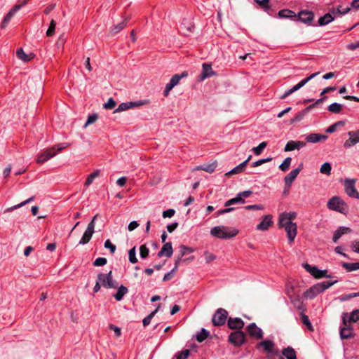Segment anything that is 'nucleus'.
Returning a JSON list of instances; mask_svg holds the SVG:
<instances>
[{"mask_svg":"<svg viewBox=\"0 0 359 359\" xmlns=\"http://www.w3.org/2000/svg\"><path fill=\"white\" fill-rule=\"evenodd\" d=\"M258 351L266 353V359H273V357L279 355L280 351L275 342L271 339H264L255 345Z\"/></svg>","mask_w":359,"mask_h":359,"instance_id":"1","label":"nucleus"},{"mask_svg":"<svg viewBox=\"0 0 359 359\" xmlns=\"http://www.w3.org/2000/svg\"><path fill=\"white\" fill-rule=\"evenodd\" d=\"M69 146V144L67 143H60L57 145L53 146L50 148H48L43 151L39 153L37 156V158L36 159V162L38 164H42L45 162L48 161L51 158L55 156L57 154L64 149L67 148Z\"/></svg>","mask_w":359,"mask_h":359,"instance_id":"2","label":"nucleus"},{"mask_svg":"<svg viewBox=\"0 0 359 359\" xmlns=\"http://www.w3.org/2000/svg\"><path fill=\"white\" fill-rule=\"evenodd\" d=\"M337 282V280H334L316 283L304 292V297L306 299H312L318 294L324 292L325 290L334 285Z\"/></svg>","mask_w":359,"mask_h":359,"instance_id":"3","label":"nucleus"},{"mask_svg":"<svg viewBox=\"0 0 359 359\" xmlns=\"http://www.w3.org/2000/svg\"><path fill=\"white\" fill-rule=\"evenodd\" d=\"M238 233L236 229L226 226H217L211 229L210 234L221 239H229L235 237Z\"/></svg>","mask_w":359,"mask_h":359,"instance_id":"4","label":"nucleus"},{"mask_svg":"<svg viewBox=\"0 0 359 359\" xmlns=\"http://www.w3.org/2000/svg\"><path fill=\"white\" fill-rule=\"evenodd\" d=\"M327 207L331 210H334L342 214H346L348 212V205L339 196L332 197L327 203Z\"/></svg>","mask_w":359,"mask_h":359,"instance_id":"5","label":"nucleus"},{"mask_svg":"<svg viewBox=\"0 0 359 359\" xmlns=\"http://www.w3.org/2000/svg\"><path fill=\"white\" fill-rule=\"evenodd\" d=\"M347 313H344L342 315V325L340 327V337L342 339H351L354 337L352 326L348 323Z\"/></svg>","mask_w":359,"mask_h":359,"instance_id":"6","label":"nucleus"},{"mask_svg":"<svg viewBox=\"0 0 359 359\" xmlns=\"http://www.w3.org/2000/svg\"><path fill=\"white\" fill-rule=\"evenodd\" d=\"M97 280L100 282L102 286L105 288H116L118 285V282L113 280L111 271L107 273H99Z\"/></svg>","mask_w":359,"mask_h":359,"instance_id":"7","label":"nucleus"},{"mask_svg":"<svg viewBox=\"0 0 359 359\" xmlns=\"http://www.w3.org/2000/svg\"><path fill=\"white\" fill-rule=\"evenodd\" d=\"M228 320V312L222 308L217 309L212 318V323L214 326L219 327L225 324Z\"/></svg>","mask_w":359,"mask_h":359,"instance_id":"8","label":"nucleus"},{"mask_svg":"<svg viewBox=\"0 0 359 359\" xmlns=\"http://www.w3.org/2000/svg\"><path fill=\"white\" fill-rule=\"evenodd\" d=\"M228 341L234 346L239 347L245 343L246 335L243 331H234L229 335Z\"/></svg>","mask_w":359,"mask_h":359,"instance_id":"9","label":"nucleus"},{"mask_svg":"<svg viewBox=\"0 0 359 359\" xmlns=\"http://www.w3.org/2000/svg\"><path fill=\"white\" fill-rule=\"evenodd\" d=\"M188 76L187 72H183L180 74H175L172 76L169 83H168L165 86L163 95L165 97H168L169 95L170 91L176 86L180 81L182 78L187 77Z\"/></svg>","mask_w":359,"mask_h":359,"instance_id":"10","label":"nucleus"},{"mask_svg":"<svg viewBox=\"0 0 359 359\" xmlns=\"http://www.w3.org/2000/svg\"><path fill=\"white\" fill-rule=\"evenodd\" d=\"M303 266L315 278H331V276L327 274V270H320L317 266H311L307 263L304 264Z\"/></svg>","mask_w":359,"mask_h":359,"instance_id":"11","label":"nucleus"},{"mask_svg":"<svg viewBox=\"0 0 359 359\" xmlns=\"http://www.w3.org/2000/svg\"><path fill=\"white\" fill-rule=\"evenodd\" d=\"M355 180L346 179L344 180V190L349 197L359 199V193L355 189Z\"/></svg>","mask_w":359,"mask_h":359,"instance_id":"12","label":"nucleus"},{"mask_svg":"<svg viewBox=\"0 0 359 359\" xmlns=\"http://www.w3.org/2000/svg\"><path fill=\"white\" fill-rule=\"evenodd\" d=\"M97 215L94 216L91 222L88 224L86 230L85 231L82 238L79 241V244L85 245L88 243L91 239L93 234L94 233L95 226V219Z\"/></svg>","mask_w":359,"mask_h":359,"instance_id":"13","label":"nucleus"},{"mask_svg":"<svg viewBox=\"0 0 359 359\" xmlns=\"http://www.w3.org/2000/svg\"><path fill=\"white\" fill-rule=\"evenodd\" d=\"M249 336L253 339H262L264 337L263 330L256 323H252L246 327Z\"/></svg>","mask_w":359,"mask_h":359,"instance_id":"14","label":"nucleus"},{"mask_svg":"<svg viewBox=\"0 0 359 359\" xmlns=\"http://www.w3.org/2000/svg\"><path fill=\"white\" fill-rule=\"evenodd\" d=\"M147 103V101H137V102H126L121 103L118 107L114 110V113L126 111L130 109L137 107Z\"/></svg>","mask_w":359,"mask_h":359,"instance_id":"15","label":"nucleus"},{"mask_svg":"<svg viewBox=\"0 0 359 359\" xmlns=\"http://www.w3.org/2000/svg\"><path fill=\"white\" fill-rule=\"evenodd\" d=\"M304 165L301 163L299 166L292 170L288 175L284 177V182L285 187H290L292 183L294 181L299 173L303 169Z\"/></svg>","mask_w":359,"mask_h":359,"instance_id":"16","label":"nucleus"},{"mask_svg":"<svg viewBox=\"0 0 359 359\" xmlns=\"http://www.w3.org/2000/svg\"><path fill=\"white\" fill-rule=\"evenodd\" d=\"M348 135L349 138L344 143L345 148H351L359 142V130L349 131Z\"/></svg>","mask_w":359,"mask_h":359,"instance_id":"17","label":"nucleus"},{"mask_svg":"<svg viewBox=\"0 0 359 359\" xmlns=\"http://www.w3.org/2000/svg\"><path fill=\"white\" fill-rule=\"evenodd\" d=\"M244 325L243 320L240 318L229 317L227 320V325L231 330H241Z\"/></svg>","mask_w":359,"mask_h":359,"instance_id":"18","label":"nucleus"},{"mask_svg":"<svg viewBox=\"0 0 359 359\" xmlns=\"http://www.w3.org/2000/svg\"><path fill=\"white\" fill-rule=\"evenodd\" d=\"M215 74V73L212 70L211 65L208 63H203L202 65V72L199 76L198 81H202L208 78L211 77Z\"/></svg>","mask_w":359,"mask_h":359,"instance_id":"19","label":"nucleus"},{"mask_svg":"<svg viewBox=\"0 0 359 359\" xmlns=\"http://www.w3.org/2000/svg\"><path fill=\"white\" fill-rule=\"evenodd\" d=\"M306 146V142L302 141H294L290 140L287 142L284 151H292L294 149H300L302 147Z\"/></svg>","mask_w":359,"mask_h":359,"instance_id":"20","label":"nucleus"},{"mask_svg":"<svg viewBox=\"0 0 359 359\" xmlns=\"http://www.w3.org/2000/svg\"><path fill=\"white\" fill-rule=\"evenodd\" d=\"M285 231L287 233L288 241L292 243L297 233V226L296 223H293L289 226L284 227Z\"/></svg>","mask_w":359,"mask_h":359,"instance_id":"21","label":"nucleus"},{"mask_svg":"<svg viewBox=\"0 0 359 359\" xmlns=\"http://www.w3.org/2000/svg\"><path fill=\"white\" fill-rule=\"evenodd\" d=\"M313 13L308 11H302L298 14V20L306 23L310 24L313 20Z\"/></svg>","mask_w":359,"mask_h":359,"instance_id":"22","label":"nucleus"},{"mask_svg":"<svg viewBox=\"0 0 359 359\" xmlns=\"http://www.w3.org/2000/svg\"><path fill=\"white\" fill-rule=\"evenodd\" d=\"M273 224L272 216L271 215H265L262 221L257 224V229L260 231H266Z\"/></svg>","mask_w":359,"mask_h":359,"instance_id":"23","label":"nucleus"},{"mask_svg":"<svg viewBox=\"0 0 359 359\" xmlns=\"http://www.w3.org/2000/svg\"><path fill=\"white\" fill-rule=\"evenodd\" d=\"M173 250L172 243L170 242L165 243L161 250L158 252V257H161L165 256L166 257H170L172 255Z\"/></svg>","mask_w":359,"mask_h":359,"instance_id":"24","label":"nucleus"},{"mask_svg":"<svg viewBox=\"0 0 359 359\" xmlns=\"http://www.w3.org/2000/svg\"><path fill=\"white\" fill-rule=\"evenodd\" d=\"M327 136L325 135L318 133H311L306 136V140L308 142L316 143L320 141H325L327 139Z\"/></svg>","mask_w":359,"mask_h":359,"instance_id":"25","label":"nucleus"},{"mask_svg":"<svg viewBox=\"0 0 359 359\" xmlns=\"http://www.w3.org/2000/svg\"><path fill=\"white\" fill-rule=\"evenodd\" d=\"M335 18L336 17L334 15H333L330 11L329 13H326L318 19V23L320 26H325L332 22Z\"/></svg>","mask_w":359,"mask_h":359,"instance_id":"26","label":"nucleus"},{"mask_svg":"<svg viewBox=\"0 0 359 359\" xmlns=\"http://www.w3.org/2000/svg\"><path fill=\"white\" fill-rule=\"evenodd\" d=\"M282 355L286 359H297V354L294 349L291 346H287L282 350Z\"/></svg>","mask_w":359,"mask_h":359,"instance_id":"27","label":"nucleus"},{"mask_svg":"<svg viewBox=\"0 0 359 359\" xmlns=\"http://www.w3.org/2000/svg\"><path fill=\"white\" fill-rule=\"evenodd\" d=\"M294 222H291L290 219L287 217V215L285 214V212H283L280 215L279 219H278V226L280 228H284L286 226H289Z\"/></svg>","mask_w":359,"mask_h":359,"instance_id":"28","label":"nucleus"},{"mask_svg":"<svg viewBox=\"0 0 359 359\" xmlns=\"http://www.w3.org/2000/svg\"><path fill=\"white\" fill-rule=\"evenodd\" d=\"M351 10V7L343 8L341 6H337V8H332L330 9L331 13L334 15L336 18L348 13Z\"/></svg>","mask_w":359,"mask_h":359,"instance_id":"29","label":"nucleus"},{"mask_svg":"<svg viewBox=\"0 0 359 359\" xmlns=\"http://www.w3.org/2000/svg\"><path fill=\"white\" fill-rule=\"evenodd\" d=\"M349 231H350V229L348 227H344V226L339 227L334 233L333 238H332L333 242L337 243L343 234L348 233Z\"/></svg>","mask_w":359,"mask_h":359,"instance_id":"30","label":"nucleus"},{"mask_svg":"<svg viewBox=\"0 0 359 359\" xmlns=\"http://www.w3.org/2000/svg\"><path fill=\"white\" fill-rule=\"evenodd\" d=\"M217 165V163L215 161V162H213V163H210V164L198 166V167L196 168V170H204V171L208 172L209 173H212V172H213L215 171Z\"/></svg>","mask_w":359,"mask_h":359,"instance_id":"31","label":"nucleus"},{"mask_svg":"<svg viewBox=\"0 0 359 359\" xmlns=\"http://www.w3.org/2000/svg\"><path fill=\"white\" fill-rule=\"evenodd\" d=\"M128 292V290L124 285H121L118 287V290L116 294H114V297L116 300L121 301L125 294H126Z\"/></svg>","mask_w":359,"mask_h":359,"instance_id":"32","label":"nucleus"},{"mask_svg":"<svg viewBox=\"0 0 359 359\" xmlns=\"http://www.w3.org/2000/svg\"><path fill=\"white\" fill-rule=\"evenodd\" d=\"M246 167V162H243L240 163L238 165L229 171L227 173H226V176H231L234 174H238L242 172Z\"/></svg>","mask_w":359,"mask_h":359,"instance_id":"33","label":"nucleus"},{"mask_svg":"<svg viewBox=\"0 0 359 359\" xmlns=\"http://www.w3.org/2000/svg\"><path fill=\"white\" fill-rule=\"evenodd\" d=\"M278 16L281 18H292L296 17V14L292 11L283 9L278 12Z\"/></svg>","mask_w":359,"mask_h":359,"instance_id":"34","label":"nucleus"},{"mask_svg":"<svg viewBox=\"0 0 359 359\" xmlns=\"http://www.w3.org/2000/svg\"><path fill=\"white\" fill-rule=\"evenodd\" d=\"M341 266L347 271H353L359 269V262H355V263L342 262Z\"/></svg>","mask_w":359,"mask_h":359,"instance_id":"35","label":"nucleus"},{"mask_svg":"<svg viewBox=\"0 0 359 359\" xmlns=\"http://www.w3.org/2000/svg\"><path fill=\"white\" fill-rule=\"evenodd\" d=\"M210 332L205 328H202L201 332L196 334V341L199 343L203 342L205 339L208 337Z\"/></svg>","mask_w":359,"mask_h":359,"instance_id":"36","label":"nucleus"},{"mask_svg":"<svg viewBox=\"0 0 359 359\" xmlns=\"http://www.w3.org/2000/svg\"><path fill=\"white\" fill-rule=\"evenodd\" d=\"M342 109V104L334 102L327 107V110L333 114H339Z\"/></svg>","mask_w":359,"mask_h":359,"instance_id":"37","label":"nucleus"},{"mask_svg":"<svg viewBox=\"0 0 359 359\" xmlns=\"http://www.w3.org/2000/svg\"><path fill=\"white\" fill-rule=\"evenodd\" d=\"M34 199V196H32L30 198H29L28 199L25 200V201L16 205H14V206H12V207H10V208H8L7 209L5 210L4 212H9L11 211H13L17 208H19L32 201H33Z\"/></svg>","mask_w":359,"mask_h":359,"instance_id":"38","label":"nucleus"},{"mask_svg":"<svg viewBox=\"0 0 359 359\" xmlns=\"http://www.w3.org/2000/svg\"><path fill=\"white\" fill-rule=\"evenodd\" d=\"M300 316H301V320H302V323L306 326L308 330L310 331H313V327L311 323L310 322V320H309L308 316H306L304 313H301Z\"/></svg>","mask_w":359,"mask_h":359,"instance_id":"39","label":"nucleus"},{"mask_svg":"<svg viewBox=\"0 0 359 359\" xmlns=\"http://www.w3.org/2000/svg\"><path fill=\"white\" fill-rule=\"evenodd\" d=\"M327 96H324L318 100H317L313 104L308 106L304 110L306 114H308L311 109L317 107L320 104L323 103L325 100L327 99Z\"/></svg>","mask_w":359,"mask_h":359,"instance_id":"40","label":"nucleus"},{"mask_svg":"<svg viewBox=\"0 0 359 359\" xmlns=\"http://www.w3.org/2000/svg\"><path fill=\"white\" fill-rule=\"evenodd\" d=\"M359 320V309H355L353 311L348 318L347 319L348 323L350 324L351 323H356Z\"/></svg>","mask_w":359,"mask_h":359,"instance_id":"41","label":"nucleus"},{"mask_svg":"<svg viewBox=\"0 0 359 359\" xmlns=\"http://www.w3.org/2000/svg\"><path fill=\"white\" fill-rule=\"evenodd\" d=\"M100 171L99 170H97L92 172L90 175H88L87 177L86 182H85V186L88 187L90 185L95 177H98L100 175Z\"/></svg>","mask_w":359,"mask_h":359,"instance_id":"42","label":"nucleus"},{"mask_svg":"<svg viewBox=\"0 0 359 359\" xmlns=\"http://www.w3.org/2000/svg\"><path fill=\"white\" fill-rule=\"evenodd\" d=\"M127 22H128L127 19L123 20L122 22H121L120 23H118V25H116V26L112 27L111 29V32L113 34H116V33L119 32L121 30H122L126 26Z\"/></svg>","mask_w":359,"mask_h":359,"instance_id":"43","label":"nucleus"},{"mask_svg":"<svg viewBox=\"0 0 359 359\" xmlns=\"http://www.w3.org/2000/svg\"><path fill=\"white\" fill-rule=\"evenodd\" d=\"M160 306H158L154 311H152L150 314H149L147 317H145L143 320L142 323L144 327L149 325L151 323V319L154 318V316L157 313Z\"/></svg>","mask_w":359,"mask_h":359,"instance_id":"44","label":"nucleus"},{"mask_svg":"<svg viewBox=\"0 0 359 359\" xmlns=\"http://www.w3.org/2000/svg\"><path fill=\"white\" fill-rule=\"evenodd\" d=\"M331 170H332V166H331V164L330 163H324L321 167H320V172L322 173V174H325L326 175H330L331 174Z\"/></svg>","mask_w":359,"mask_h":359,"instance_id":"45","label":"nucleus"},{"mask_svg":"<svg viewBox=\"0 0 359 359\" xmlns=\"http://www.w3.org/2000/svg\"><path fill=\"white\" fill-rule=\"evenodd\" d=\"M17 56L18 57L22 60L23 62H28L30 60L31 57L27 55L23 50V49L22 48H19L18 50H17Z\"/></svg>","mask_w":359,"mask_h":359,"instance_id":"46","label":"nucleus"},{"mask_svg":"<svg viewBox=\"0 0 359 359\" xmlns=\"http://www.w3.org/2000/svg\"><path fill=\"white\" fill-rule=\"evenodd\" d=\"M292 158L291 157H287L283 162L279 165V168L280 170L285 172L287 171L291 164Z\"/></svg>","mask_w":359,"mask_h":359,"instance_id":"47","label":"nucleus"},{"mask_svg":"<svg viewBox=\"0 0 359 359\" xmlns=\"http://www.w3.org/2000/svg\"><path fill=\"white\" fill-rule=\"evenodd\" d=\"M149 253V249L147 248V246L144 244L140 245V256L142 259H144L147 258Z\"/></svg>","mask_w":359,"mask_h":359,"instance_id":"48","label":"nucleus"},{"mask_svg":"<svg viewBox=\"0 0 359 359\" xmlns=\"http://www.w3.org/2000/svg\"><path fill=\"white\" fill-rule=\"evenodd\" d=\"M266 142H262L257 147H253L252 151L254 154L257 156L261 154L262 151L266 148Z\"/></svg>","mask_w":359,"mask_h":359,"instance_id":"49","label":"nucleus"},{"mask_svg":"<svg viewBox=\"0 0 359 359\" xmlns=\"http://www.w3.org/2000/svg\"><path fill=\"white\" fill-rule=\"evenodd\" d=\"M128 257L129 261L132 264H135L137 262V259L136 257V248L133 247L128 251Z\"/></svg>","mask_w":359,"mask_h":359,"instance_id":"50","label":"nucleus"},{"mask_svg":"<svg viewBox=\"0 0 359 359\" xmlns=\"http://www.w3.org/2000/svg\"><path fill=\"white\" fill-rule=\"evenodd\" d=\"M286 294L290 299V302L295 305V294L294 292L293 287H287Z\"/></svg>","mask_w":359,"mask_h":359,"instance_id":"51","label":"nucleus"},{"mask_svg":"<svg viewBox=\"0 0 359 359\" xmlns=\"http://www.w3.org/2000/svg\"><path fill=\"white\" fill-rule=\"evenodd\" d=\"M56 22L54 20H51L49 27L46 32L48 36H52L55 34Z\"/></svg>","mask_w":359,"mask_h":359,"instance_id":"52","label":"nucleus"},{"mask_svg":"<svg viewBox=\"0 0 359 359\" xmlns=\"http://www.w3.org/2000/svg\"><path fill=\"white\" fill-rule=\"evenodd\" d=\"M180 255H178L179 257H180L181 258H182L187 252H193V249L189 248V247H187L185 245H180Z\"/></svg>","mask_w":359,"mask_h":359,"instance_id":"53","label":"nucleus"},{"mask_svg":"<svg viewBox=\"0 0 359 359\" xmlns=\"http://www.w3.org/2000/svg\"><path fill=\"white\" fill-rule=\"evenodd\" d=\"M190 354V351L189 349H185L181 352H178L176 354V359H187Z\"/></svg>","mask_w":359,"mask_h":359,"instance_id":"54","label":"nucleus"},{"mask_svg":"<svg viewBox=\"0 0 359 359\" xmlns=\"http://www.w3.org/2000/svg\"><path fill=\"white\" fill-rule=\"evenodd\" d=\"M116 105V102H115V100L113 99V98H109L107 101V102H106L104 104V108L106 109H112L113 108H114Z\"/></svg>","mask_w":359,"mask_h":359,"instance_id":"55","label":"nucleus"},{"mask_svg":"<svg viewBox=\"0 0 359 359\" xmlns=\"http://www.w3.org/2000/svg\"><path fill=\"white\" fill-rule=\"evenodd\" d=\"M107 260L106 258L98 257L94 261L93 265L95 266H102L105 265L107 264Z\"/></svg>","mask_w":359,"mask_h":359,"instance_id":"56","label":"nucleus"},{"mask_svg":"<svg viewBox=\"0 0 359 359\" xmlns=\"http://www.w3.org/2000/svg\"><path fill=\"white\" fill-rule=\"evenodd\" d=\"M97 118H98V116H97V114H96L89 115L88 116V119L84 125V127H86L88 125L95 123L97 121Z\"/></svg>","mask_w":359,"mask_h":359,"instance_id":"57","label":"nucleus"},{"mask_svg":"<svg viewBox=\"0 0 359 359\" xmlns=\"http://www.w3.org/2000/svg\"><path fill=\"white\" fill-rule=\"evenodd\" d=\"M307 114L305 111L303 109L302 111H299V113H297L294 116V118H292V122H298V121H300L304 116L305 115Z\"/></svg>","mask_w":359,"mask_h":359,"instance_id":"58","label":"nucleus"},{"mask_svg":"<svg viewBox=\"0 0 359 359\" xmlns=\"http://www.w3.org/2000/svg\"><path fill=\"white\" fill-rule=\"evenodd\" d=\"M104 248L109 249L110 252L114 254L116 251V245L112 244L110 240L107 239L104 243Z\"/></svg>","mask_w":359,"mask_h":359,"instance_id":"59","label":"nucleus"},{"mask_svg":"<svg viewBox=\"0 0 359 359\" xmlns=\"http://www.w3.org/2000/svg\"><path fill=\"white\" fill-rule=\"evenodd\" d=\"M272 160V158L269 157V158H262V159H259L257 161H255L253 163H252V166L253 167H257V166H259L265 163H267V162H269Z\"/></svg>","mask_w":359,"mask_h":359,"instance_id":"60","label":"nucleus"},{"mask_svg":"<svg viewBox=\"0 0 359 359\" xmlns=\"http://www.w3.org/2000/svg\"><path fill=\"white\" fill-rule=\"evenodd\" d=\"M297 310L300 311L301 313H304L305 311V309L303 306L302 302L300 301V299L298 297L295 298V305H294Z\"/></svg>","mask_w":359,"mask_h":359,"instance_id":"61","label":"nucleus"},{"mask_svg":"<svg viewBox=\"0 0 359 359\" xmlns=\"http://www.w3.org/2000/svg\"><path fill=\"white\" fill-rule=\"evenodd\" d=\"M257 4L260 6L264 9H268L269 8V0H255Z\"/></svg>","mask_w":359,"mask_h":359,"instance_id":"62","label":"nucleus"},{"mask_svg":"<svg viewBox=\"0 0 359 359\" xmlns=\"http://www.w3.org/2000/svg\"><path fill=\"white\" fill-rule=\"evenodd\" d=\"M175 211L174 209H168L163 212V217L164 218L172 217L175 215Z\"/></svg>","mask_w":359,"mask_h":359,"instance_id":"63","label":"nucleus"},{"mask_svg":"<svg viewBox=\"0 0 359 359\" xmlns=\"http://www.w3.org/2000/svg\"><path fill=\"white\" fill-rule=\"evenodd\" d=\"M351 248L354 252L359 253V240L353 241L351 244Z\"/></svg>","mask_w":359,"mask_h":359,"instance_id":"64","label":"nucleus"}]
</instances>
